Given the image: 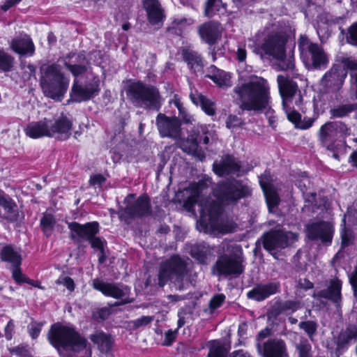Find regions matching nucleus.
<instances>
[{
	"label": "nucleus",
	"mask_w": 357,
	"mask_h": 357,
	"mask_svg": "<svg viewBox=\"0 0 357 357\" xmlns=\"http://www.w3.org/2000/svg\"><path fill=\"white\" fill-rule=\"evenodd\" d=\"M206 127L203 125H194L193 127L188 130V136L187 139H181L179 143L180 148L188 153H195L198 144L202 142V135L206 134Z\"/></svg>",
	"instance_id": "obj_18"
},
{
	"label": "nucleus",
	"mask_w": 357,
	"mask_h": 357,
	"mask_svg": "<svg viewBox=\"0 0 357 357\" xmlns=\"http://www.w3.org/2000/svg\"><path fill=\"white\" fill-rule=\"evenodd\" d=\"M209 251L204 244H199L194 246L191 250V255L197 259L200 263H204Z\"/></svg>",
	"instance_id": "obj_43"
},
{
	"label": "nucleus",
	"mask_w": 357,
	"mask_h": 357,
	"mask_svg": "<svg viewBox=\"0 0 357 357\" xmlns=\"http://www.w3.org/2000/svg\"><path fill=\"white\" fill-rule=\"evenodd\" d=\"M182 56L188 67L194 72L199 71L204 66V63L201 55L196 51L184 48L182 50Z\"/></svg>",
	"instance_id": "obj_32"
},
{
	"label": "nucleus",
	"mask_w": 357,
	"mask_h": 357,
	"mask_svg": "<svg viewBox=\"0 0 357 357\" xmlns=\"http://www.w3.org/2000/svg\"><path fill=\"white\" fill-rule=\"evenodd\" d=\"M15 59L13 56L3 50H0V71L10 72L14 66Z\"/></svg>",
	"instance_id": "obj_40"
},
{
	"label": "nucleus",
	"mask_w": 357,
	"mask_h": 357,
	"mask_svg": "<svg viewBox=\"0 0 357 357\" xmlns=\"http://www.w3.org/2000/svg\"><path fill=\"white\" fill-rule=\"evenodd\" d=\"M153 321L152 316H142L132 321L135 328H139L149 324Z\"/></svg>",
	"instance_id": "obj_59"
},
{
	"label": "nucleus",
	"mask_w": 357,
	"mask_h": 357,
	"mask_svg": "<svg viewBox=\"0 0 357 357\" xmlns=\"http://www.w3.org/2000/svg\"><path fill=\"white\" fill-rule=\"evenodd\" d=\"M72 126L71 120L62 114L53 119L31 122L26 127L25 132L33 139L49 137L66 140L71 135Z\"/></svg>",
	"instance_id": "obj_5"
},
{
	"label": "nucleus",
	"mask_w": 357,
	"mask_h": 357,
	"mask_svg": "<svg viewBox=\"0 0 357 357\" xmlns=\"http://www.w3.org/2000/svg\"><path fill=\"white\" fill-rule=\"evenodd\" d=\"M280 284L278 282L259 284L249 291L247 296L257 301H262L271 296L279 292Z\"/></svg>",
	"instance_id": "obj_24"
},
{
	"label": "nucleus",
	"mask_w": 357,
	"mask_h": 357,
	"mask_svg": "<svg viewBox=\"0 0 357 357\" xmlns=\"http://www.w3.org/2000/svg\"><path fill=\"white\" fill-rule=\"evenodd\" d=\"M309 239L320 240L324 243H331L333 238V226L328 222L321 221L308 224L306 228Z\"/></svg>",
	"instance_id": "obj_16"
},
{
	"label": "nucleus",
	"mask_w": 357,
	"mask_h": 357,
	"mask_svg": "<svg viewBox=\"0 0 357 357\" xmlns=\"http://www.w3.org/2000/svg\"><path fill=\"white\" fill-rule=\"evenodd\" d=\"M246 50L245 49V45H241L238 47L237 51H236V56L237 59L240 62H243L246 59Z\"/></svg>",
	"instance_id": "obj_64"
},
{
	"label": "nucleus",
	"mask_w": 357,
	"mask_h": 357,
	"mask_svg": "<svg viewBox=\"0 0 357 357\" xmlns=\"http://www.w3.org/2000/svg\"><path fill=\"white\" fill-rule=\"evenodd\" d=\"M68 57L69 61H66L64 65L73 76L78 77L86 72L89 61L84 54H73Z\"/></svg>",
	"instance_id": "obj_29"
},
{
	"label": "nucleus",
	"mask_w": 357,
	"mask_h": 357,
	"mask_svg": "<svg viewBox=\"0 0 357 357\" xmlns=\"http://www.w3.org/2000/svg\"><path fill=\"white\" fill-rule=\"evenodd\" d=\"M99 91L96 83H88L82 86L75 79L70 92L71 99L77 102L86 101L93 98Z\"/></svg>",
	"instance_id": "obj_20"
},
{
	"label": "nucleus",
	"mask_w": 357,
	"mask_h": 357,
	"mask_svg": "<svg viewBox=\"0 0 357 357\" xmlns=\"http://www.w3.org/2000/svg\"><path fill=\"white\" fill-rule=\"evenodd\" d=\"M263 357H288L284 341L279 338H271L263 342L261 354Z\"/></svg>",
	"instance_id": "obj_25"
},
{
	"label": "nucleus",
	"mask_w": 357,
	"mask_h": 357,
	"mask_svg": "<svg viewBox=\"0 0 357 357\" xmlns=\"http://www.w3.org/2000/svg\"><path fill=\"white\" fill-rule=\"evenodd\" d=\"M301 329L303 330L309 338L312 340L317 330V324L313 321H301L298 324Z\"/></svg>",
	"instance_id": "obj_48"
},
{
	"label": "nucleus",
	"mask_w": 357,
	"mask_h": 357,
	"mask_svg": "<svg viewBox=\"0 0 357 357\" xmlns=\"http://www.w3.org/2000/svg\"><path fill=\"white\" fill-rule=\"evenodd\" d=\"M277 82L279 91L282 99V105L286 107V105L292 104L294 96L300 91L297 84L281 75L278 76Z\"/></svg>",
	"instance_id": "obj_21"
},
{
	"label": "nucleus",
	"mask_w": 357,
	"mask_h": 357,
	"mask_svg": "<svg viewBox=\"0 0 357 357\" xmlns=\"http://www.w3.org/2000/svg\"><path fill=\"white\" fill-rule=\"evenodd\" d=\"M0 206L5 210V218L9 222H15L18 218L16 204L8 197L0 196Z\"/></svg>",
	"instance_id": "obj_35"
},
{
	"label": "nucleus",
	"mask_w": 357,
	"mask_h": 357,
	"mask_svg": "<svg viewBox=\"0 0 357 357\" xmlns=\"http://www.w3.org/2000/svg\"><path fill=\"white\" fill-rule=\"evenodd\" d=\"M342 282L338 279L331 280L330 284L326 289L317 290L314 292L313 296L315 298H325L336 304L337 307H340L341 301Z\"/></svg>",
	"instance_id": "obj_23"
},
{
	"label": "nucleus",
	"mask_w": 357,
	"mask_h": 357,
	"mask_svg": "<svg viewBox=\"0 0 357 357\" xmlns=\"http://www.w3.org/2000/svg\"><path fill=\"white\" fill-rule=\"evenodd\" d=\"M176 331H172L171 330L168 331L166 333H165V345H171L172 344V342L174 341L175 338H176Z\"/></svg>",
	"instance_id": "obj_63"
},
{
	"label": "nucleus",
	"mask_w": 357,
	"mask_h": 357,
	"mask_svg": "<svg viewBox=\"0 0 357 357\" xmlns=\"http://www.w3.org/2000/svg\"><path fill=\"white\" fill-rule=\"evenodd\" d=\"M190 98L197 106L199 105L202 110L208 116H214L216 113L215 102L199 93L197 91H191Z\"/></svg>",
	"instance_id": "obj_31"
},
{
	"label": "nucleus",
	"mask_w": 357,
	"mask_h": 357,
	"mask_svg": "<svg viewBox=\"0 0 357 357\" xmlns=\"http://www.w3.org/2000/svg\"><path fill=\"white\" fill-rule=\"evenodd\" d=\"M92 285L96 290L100 291L105 296L120 300V301L116 302L114 306L132 302V299L130 298V289L126 285L120 283L105 282L98 278L93 280Z\"/></svg>",
	"instance_id": "obj_11"
},
{
	"label": "nucleus",
	"mask_w": 357,
	"mask_h": 357,
	"mask_svg": "<svg viewBox=\"0 0 357 357\" xmlns=\"http://www.w3.org/2000/svg\"><path fill=\"white\" fill-rule=\"evenodd\" d=\"M233 91L234 101L242 111L258 113L269 107L270 87L267 81L261 77L238 84Z\"/></svg>",
	"instance_id": "obj_2"
},
{
	"label": "nucleus",
	"mask_w": 357,
	"mask_h": 357,
	"mask_svg": "<svg viewBox=\"0 0 357 357\" xmlns=\"http://www.w3.org/2000/svg\"><path fill=\"white\" fill-rule=\"evenodd\" d=\"M345 217L346 215L344 216V218L342 220L343 227L341 229L342 246L349 245L353 240V236L351 234V232L349 230L347 229V228L345 227Z\"/></svg>",
	"instance_id": "obj_53"
},
{
	"label": "nucleus",
	"mask_w": 357,
	"mask_h": 357,
	"mask_svg": "<svg viewBox=\"0 0 357 357\" xmlns=\"http://www.w3.org/2000/svg\"><path fill=\"white\" fill-rule=\"evenodd\" d=\"M298 307L299 305L297 302L294 301H286L281 303L280 308L274 307L272 309L270 312V315L275 317L280 314L282 310H290L294 312L298 308Z\"/></svg>",
	"instance_id": "obj_45"
},
{
	"label": "nucleus",
	"mask_w": 357,
	"mask_h": 357,
	"mask_svg": "<svg viewBox=\"0 0 357 357\" xmlns=\"http://www.w3.org/2000/svg\"><path fill=\"white\" fill-rule=\"evenodd\" d=\"M213 269L218 275H239L243 272V266L239 258L234 255H224L215 262Z\"/></svg>",
	"instance_id": "obj_14"
},
{
	"label": "nucleus",
	"mask_w": 357,
	"mask_h": 357,
	"mask_svg": "<svg viewBox=\"0 0 357 357\" xmlns=\"http://www.w3.org/2000/svg\"><path fill=\"white\" fill-rule=\"evenodd\" d=\"M287 41V36L282 32L270 33L264 38L258 51L261 50L266 55L282 60L285 56Z\"/></svg>",
	"instance_id": "obj_12"
},
{
	"label": "nucleus",
	"mask_w": 357,
	"mask_h": 357,
	"mask_svg": "<svg viewBox=\"0 0 357 357\" xmlns=\"http://www.w3.org/2000/svg\"><path fill=\"white\" fill-rule=\"evenodd\" d=\"M263 176L259 177V183L266 197V204L269 211L277 206L279 204L280 198L273 190L268 188L266 182L262 181Z\"/></svg>",
	"instance_id": "obj_37"
},
{
	"label": "nucleus",
	"mask_w": 357,
	"mask_h": 357,
	"mask_svg": "<svg viewBox=\"0 0 357 357\" xmlns=\"http://www.w3.org/2000/svg\"><path fill=\"white\" fill-rule=\"evenodd\" d=\"M295 347L298 357H312L311 345L306 338L301 337Z\"/></svg>",
	"instance_id": "obj_42"
},
{
	"label": "nucleus",
	"mask_w": 357,
	"mask_h": 357,
	"mask_svg": "<svg viewBox=\"0 0 357 357\" xmlns=\"http://www.w3.org/2000/svg\"><path fill=\"white\" fill-rule=\"evenodd\" d=\"M226 299V296L223 294H215L209 301L208 307L210 312L212 313L217 308L220 307Z\"/></svg>",
	"instance_id": "obj_50"
},
{
	"label": "nucleus",
	"mask_w": 357,
	"mask_h": 357,
	"mask_svg": "<svg viewBox=\"0 0 357 357\" xmlns=\"http://www.w3.org/2000/svg\"><path fill=\"white\" fill-rule=\"evenodd\" d=\"M135 195L129 194L125 199L126 206L124 208V213L130 218H139L151 213V203L147 195H142L135 201L131 202L134 199Z\"/></svg>",
	"instance_id": "obj_15"
},
{
	"label": "nucleus",
	"mask_w": 357,
	"mask_h": 357,
	"mask_svg": "<svg viewBox=\"0 0 357 357\" xmlns=\"http://www.w3.org/2000/svg\"><path fill=\"white\" fill-rule=\"evenodd\" d=\"M283 109L287 114V119L295 124L296 127L300 129L305 130L310 128L314 119L312 118H309L307 120H304L303 121H301V115L298 112L295 110H292L290 105H282Z\"/></svg>",
	"instance_id": "obj_33"
},
{
	"label": "nucleus",
	"mask_w": 357,
	"mask_h": 357,
	"mask_svg": "<svg viewBox=\"0 0 357 357\" xmlns=\"http://www.w3.org/2000/svg\"><path fill=\"white\" fill-rule=\"evenodd\" d=\"M357 109V103L342 105L330 110L333 118H342L354 110Z\"/></svg>",
	"instance_id": "obj_38"
},
{
	"label": "nucleus",
	"mask_w": 357,
	"mask_h": 357,
	"mask_svg": "<svg viewBox=\"0 0 357 357\" xmlns=\"http://www.w3.org/2000/svg\"><path fill=\"white\" fill-rule=\"evenodd\" d=\"M144 7L147 13L149 23L158 27L161 26L165 16L158 0H144Z\"/></svg>",
	"instance_id": "obj_27"
},
{
	"label": "nucleus",
	"mask_w": 357,
	"mask_h": 357,
	"mask_svg": "<svg viewBox=\"0 0 357 357\" xmlns=\"http://www.w3.org/2000/svg\"><path fill=\"white\" fill-rule=\"evenodd\" d=\"M349 282L354 290V296L357 297V266L349 277Z\"/></svg>",
	"instance_id": "obj_62"
},
{
	"label": "nucleus",
	"mask_w": 357,
	"mask_h": 357,
	"mask_svg": "<svg viewBox=\"0 0 357 357\" xmlns=\"http://www.w3.org/2000/svg\"><path fill=\"white\" fill-rule=\"evenodd\" d=\"M271 330L268 328H266L259 332L256 337V347L259 354H261V349L263 347V342H261L264 339L271 336Z\"/></svg>",
	"instance_id": "obj_52"
},
{
	"label": "nucleus",
	"mask_w": 357,
	"mask_h": 357,
	"mask_svg": "<svg viewBox=\"0 0 357 357\" xmlns=\"http://www.w3.org/2000/svg\"><path fill=\"white\" fill-rule=\"evenodd\" d=\"M243 121L236 115H229L226 121V127L229 129L241 126Z\"/></svg>",
	"instance_id": "obj_56"
},
{
	"label": "nucleus",
	"mask_w": 357,
	"mask_h": 357,
	"mask_svg": "<svg viewBox=\"0 0 357 357\" xmlns=\"http://www.w3.org/2000/svg\"><path fill=\"white\" fill-rule=\"evenodd\" d=\"M10 47L14 52L22 55L32 56L35 52L33 43L26 35L13 39Z\"/></svg>",
	"instance_id": "obj_30"
},
{
	"label": "nucleus",
	"mask_w": 357,
	"mask_h": 357,
	"mask_svg": "<svg viewBox=\"0 0 357 357\" xmlns=\"http://www.w3.org/2000/svg\"><path fill=\"white\" fill-rule=\"evenodd\" d=\"M346 76L347 72L344 68L339 65H334L324 75L321 82L326 87L339 89L343 84Z\"/></svg>",
	"instance_id": "obj_26"
},
{
	"label": "nucleus",
	"mask_w": 357,
	"mask_h": 357,
	"mask_svg": "<svg viewBox=\"0 0 357 357\" xmlns=\"http://www.w3.org/2000/svg\"><path fill=\"white\" fill-rule=\"evenodd\" d=\"M40 70V85L45 96L61 100L68 88L69 79L65 77L60 66L53 63L43 66Z\"/></svg>",
	"instance_id": "obj_6"
},
{
	"label": "nucleus",
	"mask_w": 357,
	"mask_h": 357,
	"mask_svg": "<svg viewBox=\"0 0 357 357\" xmlns=\"http://www.w3.org/2000/svg\"><path fill=\"white\" fill-rule=\"evenodd\" d=\"M207 188V184L199 181L191 185L190 195L188 198V203L190 205L198 204L200 207V213L202 217L208 216L211 231L214 234H225L234 232L236 225L230 220L224 219L221 215V207L219 204H206L201 197L204 191Z\"/></svg>",
	"instance_id": "obj_3"
},
{
	"label": "nucleus",
	"mask_w": 357,
	"mask_h": 357,
	"mask_svg": "<svg viewBox=\"0 0 357 357\" xmlns=\"http://www.w3.org/2000/svg\"><path fill=\"white\" fill-rule=\"evenodd\" d=\"M47 338L61 357H91V344L73 328L55 324Z\"/></svg>",
	"instance_id": "obj_1"
},
{
	"label": "nucleus",
	"mask_w": 357,
	"mask_h": 357,
	"mask_svg": "<svg viewBox=\"0 0 357 357\" xmlns=\"http://www.w3.org/2000/svg\"><path fill=\"white\" fill-rule=\"evenodd\" d=\"M55 222V220L51 214H44L41 218L40 227L46 236H50L52 234Z\"/></svg>",
	"instance_id": "obj_41"
},
{
	"label": "nucleus",
	"mask_w": 357,
	"mask_h": 357,
	"mask_svg": "<svg viewBox=\"0 0 357 357\" xmlns=\"http://www.w3.org/2000/svg\"><path fill=\"white\" fill-rule=\"evenodd\" d=\"M91 245L93 248L98 249L99 251L104 250V241L100 238L93 236L89 241Z\"/></svg>",
	"instance_id": "obj_60"
},
{
	"label": "nucleus",
	"mask_w": 357,
	"mask_h": 357,
	"mask_svg": "<svg viewBox=\"0 0 357 357\" xmlns=\"http://www.w3.org/2000/svg\"><path fill=\"white\" fill-rule=\"evenodd\" d=\"M15 328V324L12 319H10L4 328L5 337L6 340H10L13 337V333Z\"/></svg>",
	"instance_id": "obj_61"
},
{
	"label": "nucleus",
	"mask_w": 357,
	"mask_h": 357,
	"mask_svg": "<svg viewBox=\"0 0 357 357\" xmlns=\"http://www.w3.org/2000/svg\"><path fill=\"white\" fill-rule=\"evenodd\" d=\"M43 324L36 321H31L27 326L28 333L32 339H36L42 329Z\"/></svg>",
	"instance_id": "obj_54"
},
{
	"label": "nucleus",
	"mask_w": 357,
	"mask_h": 357,
	"mask_svg": "<svg viewBox=\"0 0 357 357\" xmlns=\"http://www.w3.org/2000/svg\"><path fill=\"white\" fill-rule=\"evenodd\" d=\"M318 136L319 141L324 146H329L337 139L332 121H328L321 126Z\"/></svg>",
	"instance_id": "obj_34"
},
{
	"label": "nucleus",
	"mask_w": 357,
	"mask_h": 357,
	"mask_svg": "<svg viewBox=\"0 0 357 357\" xmlns=\"http://www.w3.org/2000/svg\"><path fill=\"white\" fill-rule=\"evenodd\" d=\"M199 34L204 42L208 45H213L220 38L221 29L218 24L207 22L199 26Z\"/></svg>",
	"instance_id": "obj_28"
},
{
	"label": "nucleus",
	"mask_w": 357,
	"mask_h": 357,
	"mask_svg": "<svg viewBox=\"0 0 357 357\" xmlns=\"http://www.w3.org/2000/svg\"><path fill=\"white\" fill-rule=\"evenodd\" d=\"M224 8L222 0H207L205 5V15L211 17Z\"/></svg>",
	"instance_id": "obj_39"
},
{
	"label": "nucleus",
	"mask_w": 357,
	"mask_h": 357,
	"mask_svg": "<svg viewBox=\"0 0 357 357\" xmlns=\"http://www.w3.org/2000/svg\"><path fill=\"white\" fill-rule=\"evenodd\" d=\"M301 56L307 67L314 69L326 68L329 62L328 54L317 43H314L305 35H301L298 40Z\"/></svg>",
	"instance_id": "obj_8"
},
{
	"label": "nucleus",
	"mask_w": 357,
	"mask_h": 357,
	"mask_svg": "<svg viewBox=\"0 0 357 357\" xmlns=\"http://www.w3.org/2000/svg\"><path fill=\"white\" fill-rule=\"evenodd\" d=\"M347 40L349 43L357 45V22L349 26Z\"/></svg>",
	"instance_id": "obj_55"
},
{
	"label": "nucleus",
	"mask_w": 357,
	"mask_h": 357,
	"mask_svg": "<svg viewBox=\"0 0 357 357\" xmlns=\"http://www.w3.org/2000/svg\"><path fill=\"white\" fill-rule=\"evenodd\" d=\"M357 331L355 330L347 329L340 333L338 337V344L344 347L351 343L356 337Z\"/></svg>",
	"instance_id": "obj_46"
},
{
	"label": "nucleus",
	"mask_w": 357,
	"mask_h": 357,
	"mask_svg": "<svg viewBox=\"0 0 357 357\" xmlns=\"http://www.w3.org/2000/svg\"><path fill=\"white\" fill-rule=\"evenodd\" d=\"M0 257L2 261L10 263L12 266H20L22 262L21 255L11 245L4 246L1 251Z\"/></svg>",
	"instance_id": "obj_36"
},
{
	"label": "nucleus",
	"mask_w": 357,
	"mask_h": 357,
	"mask_svg": "<svg viewBox=\"0 0 357 357\" xmlns=\"http://www.w3.org/2000/svg\"><path fill=\"white\" fill-rule=\"evenodd\" d=\"M211 80L220 87H229L231 86L230 75L222 70H220Z\"/></svg>",
	"instance_id": "obj_47"
},
{
	"label": "nucleus",
	"mask_w": 357,
	"mask_h": 357,
	"mask_svg": "<svg viewBox=\"0 0 357 357\" xmlns=\"http://www.w3.org/2000/svg\"><path fill=\"white\" fill-rule=\"evenodd\" d=\"M128 99L136 107L158 111L162 105V98L158 89L142 82L131 83L127 90Z\"/></svg>",
	"instance_id": "obj_7"
},
{
	"label": "nucleus",
	"mask_w": 357,
	"mask_h": 357,
	"mask_svg": "<svg viewBox=\"0 0 357 357\" xmlns=\"http://www.w3.org/2000/svg\"><path fill=\"white\" fill-rule=\"evenodd\" d=\"M90 340L97 346L100 351L99 357H114V340L110 335L102 331H96L90 335Z\"/></svg>",
	"instance_id": "obj_22"
},
{
	"label": "nucleus",
	"mask_w": 357,
	"mask_h": 357,
	"mask_svg": "<svg viewBox=\"0 0 357 357\" xmlns=\"http://www.w3.org/2000/svg\"><path fill=\"white\" fill-rule=\"evenodd\" d=\"M228 353L227 349L219 344L213 343L211 347L207 357H226Z\"/></svg>",
	"instance_id": "obj_49"
},
{
	"label": "nucleus",
	"mask_w": 357,
	"mask_h": 357,
	"mask_svg": "<svg viewBox=\"0 0 357 357\" xmlns=\"http://www.w3.org/2000/svg\"><path fill=\"white\" fill-rule=\"evenodd\" d=\"M156 126L162 137H169L181 141L182 137L181 122L176 116H167L164 114H158L156 117Z\"/></svg>",
	"instance_id": "obj_13"
},
{
	"label": "nucleus",
	"mask_w": 357,
	"mask_h": 357,
	"mask_svg": "<svg viewBox=\"0 0 357 357\" xmlns=\"http://www.w3.org/2000/svg\"><path fill=\"white\" fill-rule=\"evenodd\" d=\"M216 198L222 204H236L251 195L250 187L241 181L231 180L218 183L213 190Z\"/></svg>",
	"instance_id": "obj_9"
},
{
	"label": "nucleus",
	"mask_w": 357,
	"mask_h": 357,
	"mask_svg": "<svg viewBox=\"0 0 357 357\" xmlns=\"http://www.w3.org/2000/svg\"><path fill=\"white\" fill-rule=\"evenodd\" d=\"M20 266H13V278L17 283L28 282L26 277L22 274Z\"/></svg>",
	"instance_id": "obj_58"
},
{
	"label": "nucleus",
	"mask_w": 357,
	"mask_h": 357,
	"mask_svg": "<svg viewBox=\"0 0 357 357\" xmlns=\"http://www.w3.org/2000/svg\"><path fill=\"white\" fill-rule=\"evenodd\" d=\"M297 238L296 234L281 229H272L261 237L264 249L275 258L278 250L288 247L297 241Z\"/></svg>",
	"instance_id": "obj_10"
},
{
	"label": "nucleus",
	"mask_w": 357,
	"mask_h": 357,
	"mask_svg": "<svg viewBox=\"0 0 357 357\" xmlns=\"http://www.w3.org/2000/svg\"><path fill=\"white\" fill-rule=\"evenodd\" d=\"M196 278V273L190 271L185 261L177 255L172 256L160 265L158 280L161 287L170 282L172 289L185 291L195 285Z\"/></svg>",
	"instance_id": "obj_4"
},
{
	"label": "nucleus",
	"mask_w": 357,
	"mask_h": 357,
	"mask_svg": "<svg viewBox=\"0 0 357 357\" xmlns=\"http://www.w3.org/2000/svg\"><path fill=\"white\" fill-rule=\"evenodd\" d=\"M345 66L350 70L351 83L355 89V96L357 98V61L347 59L344 61Z\"/></svg>",
	"instance_id": "obj_44"
},
{
	"label": "nucleus",
	"mask_w": 357,
	"mask_h": 357,
	"mask_svg": "<svg viewBox=\"0 0 357 357\" xmlns=\"http://www.w3.org/2000/svg\"><path fill=\"white\" fill-rule=\"evenodd\" d=\"M68 229L70 231V236L73 240H84L89 241L99 231L97 222H87L81 225L77 222H68Z\"/></svg>",
	"instance_id": "obj_17"
},
{
	"label": "nucleus",
	"mask_w": 357,
	"mask_h": 357,
	"mask_svg": "<svg viewBox=\"0 0 357 357\" xmlns=\"http://www.w3.org/2000/svg\"><path fill=\"white\" fill-rule=\"evenodd\" d=\"M57 284H62L65 286L68 290L73 291L75 289V283L73 280L68 276L60 277L56 281Z\"/></svg>",
	"instance_id": "obj_57"
},
{
	"label": "nucleus",
	"mask_w": 357,
	"mask_h": 357,
	"mask_svg": "<svg viewBox=\"0 0 357 357\" xmlns=\"http://www.w3.org/2000/svg\"><path fill=\"white\" fill-rule=\"evenodd\" d=\"M213 167L215 173L220 176L229 174H236V176L241 174V165L239 161L231 155H226L219 162H214Z\"/></svg>",
	"instance_id": "obj_19"
},
{
	"label": "nucleus",
	"mask_w": 357,
	"mask_h": 357,
	"mask_svg": "<svg viewBox=\"0 0 357 357\" xmlns=\"http://www.w3.org/2000/svg\"><path fill=\"white\" fill-rule=\"evenodd\" d=\"M332 123L337 139L349 135V129L345 123L342 121H332Z\"/></svg>",
	"instance_id": "obj_51"
}]
</instances>
